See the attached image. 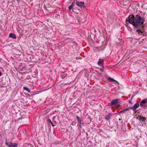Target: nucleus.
Listing matches in <instances>:
<instances>
[{
    "instance_id": "f257e3e1",
    "label": "nucleus",
    "mask_w": 147,
    "mask_h": 147,
    "mask_svg": "<svg viewBox=\"0 0 147 147\" xmlns=\"http://www.w3.org/2000/svg\"><path fill=\"white\" fill-rule=\"evenodd\" d=\"M135 22L134 24V27L136 29H138L136 31L140 34H142L144 32V26L143 24L145 22V18L143 16L140 14H137L135 16Z\"/></svg>"
},
{
    "instance_id": "f03ea898",
    "label": "nucleus",
    "mask_w": 147,
    "mask_h": 147,
    "mask_svg": "<svg viewBox=\"0 0 147 147\" xmlns=\"http://www.w3.org/2000/svg\"><path fill=\"white\" fill-rule=\"evenodd\" d=\"M128 18V20H126V22L128 21L129 24L132 25L134 26V24L135 22V16L133 15L130 14Z\"/></svg>"
},
{
    "instance_id": "7ed1b4c3",
    "label": "nucleus",
    "mask_w": 147,
    "mask_h": 147,
    "mask_svg": "<svg viewBox=\"0 0 147 147\" xmlns=\"http://www.w3.org/2000/svg\"><path fill=\"white\" fill-rule=\"evenodd\" d=\"M76 118L78 122V125L81 129L84 126V123L82 122L81 118L78 116H76Z\"/></svg>"
},
{
    "instance_id": "20e7f679",
    "label": "nucleus",
    "mask_w": 147,
    "mask_h": 147,
    "mask_svg": "<svg viewBox=\"0 0 147 147\" xmlns=\"http://www.w3.org/2000/svg\"><path fill=\"white\" fill-rule=\"evenodd\" d=\"M5 144L7 147H17L18 144L10 142L8 144L7 142H5Z\"/></svg>"
},
{
    "instance_id": "39448f33",
    "label": "nucleus",
    "mask_w": 147,
    "mask_h": 147,
    "mask_svg": "<svg viewBox=\"0 0 147 147\" xmlns=\"http://www.w3.org/2000/svg\"><path fill=\"white\" fill-rule=\"evenodd\" d=\"M147 102V99H145L141 101L140 103V106L142 108H145L147 106L146 103Z\"/></svg>"
},
{
    "instance_id": "423d86ee",
    "label": "nucleus",
    "mask_w": 147,
    "mask_h": 147,
    "mask_svg": "<svg viewBox=\"0 0 147 147\" xmlns=\"http://www.w3.org/2000/svg\"><path fill=\"white\" fill-rule=\"evenodd\" d=\"M140 104L139 103L137 102L134 105L131 107V109H132L134 111H135V113L136 112V109L139 106Z\"/></svg>"
},
{
    "instance_id": "0eeeda50",
    "label": "nucleus",
    "mask_w": 147,
    "mask_h": 147,
    "mask_svg": "<svg viewBox=\"0 0 147 147\" xmlns=\"http://www.w3.org/2000/svg\"><path fill=\"white\" fill-rule=\"evenodd\" d=\"M76 5L80 8H82L83 7H85L84 3V2L81 1H77L76 3Z\"/></svg>"
},
{
    "instance_id": "6e6552de",
    "label": "nucleus",
    "mask_w": 147,
    "mask_h": 147,
    "mask_svg": "<svg viewBox=\"0 0 147 147\" xmlns=\"http://www.w3.org/2000/svg\"><path fill=\"white\" fill-rule=\"evenodd\" d=\"M104 60L103 59H102V71L104 72H106V70L108 69L107 66H106L104 67L103 66Z\"/></svg>"
},
{
    "instance_id": "1a4fd4ad",
    "label": "nucleus",
    "mask_w": 147,
    "mask_h": 147,
    "mask_svg": "<svg viewBox=\"0 0 147 147\" xmlns=\"http://www.w3.org/2000/svg\"><path fill=\"white\" fill-rule=\"evenodd\" d=\"M86 121L88 124H90L91 121L92 119L91 118V117L88 115H86Z\"/></svg>"
},
{
    "instance_id": "9d476101",
    "label": "nucleus",
    "mask_w": 147,
    "mask_h": 147,
    "mask_svg": "<svg viewBox=\"0 0 147 147\" xmlns=\"http://www.w3.org/2000/svg\"><path fill=\"white\" fill-rule=\"evenodd\" d=\"M146 118L143 116H140L139 119V120L141 122L144 123L146 122Z\"/></svg>"
},
{
    "instance_id": "9b49d317",
    "label": "nucleus",
    "mask_w": 147,
    "mask_h": 147,
    "mask_svg": "<svg viewBox=\"0 0 147 147\" xmlns=\"http://www.w3.org/2000/svg\"><path fill=\"white\" fill-rule=\"evenodd\" d=\"M112 116V114L111 113H109L108 115H106L105 117L106 119L109 121L111 119V116Z\"/></svg>"
},
{
    "instance_id": "f8f14e48",
    "label": "nucleus",
    "mask_w": 147,
    "mask_h": 147,
    "mask_svg": "<svg viewBox=\"0 0 147 147\" xmlns=\"http://www.w3.org/2000/svg\"><path fill=\"white\" fill-rule=\"evenodd\" d=\"M119 99H114L111 102V105H114L117 104L118 102Z\"/></svg>"
},
{
    "instance_id": "ddd939ff",
    "label": "nucleus",
    "mask_w": 147,
    "mask_h": 147,
    "mask_svg": "<svg viewBox=\"0 0 147 147\" xmlns=\"http://www.w3.org/2000/svg\"><path fill=\"white\" fill-rule=\"evenodd\" d=\"M95 69V71H96V72H97V74H98V75L100 76L101 73L100 72V71H101V69L98 67H96V68Z\"/></svg>"
},
{
    "instance_id": "4468645a",
    "label": "nucleus",
    "mask_w": 147,
    "mask_h": 147,
    "mask_svg": "<svg viewBox=\"0 0 147 147\" xmlns=\"http://www.w3.org/2000/svg\"><path fill=\"white\" fill-rule=\"evenodd\" d=\"M9 36L10 38H11L13 39L16 38V35L14 33H11L9 34Z\"/></svg>"
},
{
    "instance_id": "2eb2a0df",
    "label": "nucleus",
    "mask_w": 147,
    "mask_h": 147,
    "mask_svg": "<svg viewBox=\"0 0 147 147\" xmlns=\"http://www.w3.org/2000/svg\"><path fill=\"white\" fill-rule=\"evenodd\" d=\"M47 121L48 122V123H49L50 124H51L53 127H54L55 125L54 124V123H53L52 122L51 120L50 119H48L47 120Z\"/></svg>"
},
{
    "instance_id": "dca6fc26",
    "label": "nucleus",
    "mask_w": 147,
    "mask_h": 147,
    "mask_svg": "<svg viewBox=\"0 0 147 147\" xmlns=\"http://www.w3.org/2000/svg\"><path fill=\"white\" fill-rule=\"evenodd\" d=\"M23 89L26 90L28 92H30V90L27 87H23Z\"/></svg>"
},
{
    "instance_id": "f3484780",
    "label": "nucleus",
    "mask_w": 147,
    "mask_h": 147,
    "mask_svg": "<svg viewBox=\"0 0 147 147\" xmlns=\"http://www.w3.org/2000/svg\"><path fill=\"white\" fill-rule=\"evenodd\" d=\"M107 79L110 82H111V81H116V82H117V81L115 80H114L113 78H110V77H108V78H107Z\"/></svg>"
},
{
    "instance_id": "a211bd4d",
    "label": "nucleus",
    "mask_w": 147,
    "mask_h": 147,
    "mask_svg": "<svg viewBox=\"0 0 147 147\" xmlns=\"http://www.w3.org/2000/svg\"><path fill=\"white\" fill-rule=\"evenodd\" d=\"M130 109H131V107H128V108L123 109V111H129Z\"/></svg>"
},
{
    "instance_id": "6ab92c4d",
    "label": "nucleus",
    "mask_w": 147,
    "mask_h": 147,
    "mask_svg": "<svg viewBox=\"0 0 147 147\" xmlns=\"http://www.w3.org/2000/svg\"><path fill=\"white\" fill-rule=\"evenodd\" d=\"M73 7L74 6H72V5H70L69 6V7H68V10L69 11L71 10V9H72Z\"/></svg>"
},
{
    "instance_id": "aec40b11",
    "label": "nucleus",
    "mask_w": 147,
    "mask_h": 147,
    "mask_svg": "<svg viewBox=\"0 0 147 147\" xmlns=\"http://www.w3.org/2000/svg\"><path fill=\"white\" fill-rule=\"evenodd\" d=\"M98 63L99 65H101V59H99V61H98Z\"/></svg>"
},
{
    "instance_id": "412c9836",
    "label": "nucleus",
    "mask_w": 147,
    "mask_h": 147,
    "mask_svg": "<svg viewBox=\"0 0 147 147\" xmlns=\"http://www.w3.org/2000/svg\"><path fill=\"white\" fill-rule=\"evenodd\" d=\"M71 1H72V2L75 3L76 0H70L69 2H70Z\"/></svg>"
},
{
    "instance_id": "4be33fe9",
    "label": "nucleus",
    "mask_w": 147,
    "mask_h": 147,
    "mask_svg": "<svg viewBox=\"0 0 147 147\" xmlns=\"http://www.w3.org/2000/svg\"><path fill=\"white\" fill-rule=\"evenodd\" d=\"M124 111H123V109L119 113H122L123 112H124Z\"/></svg>"
},
{
    "instance_id": "5701e85b",
    "label": "nucleus",
    "mask_w": 147,
    "mask_h": 147,
    "mask_svg": "<svg viewBox=\"0 0 147 147\" xmlns=\"http://www.w3.org/2000/svg\"><path fill=\"white\" fill-rule=\"evenodd\" d=\"M75 4V3L72 2V3H71V5H72V6H74V4Z\"/></svg>"
},
{
    "instance_id": "b1692460",
    "label": "nucleus",
    "mask_w": 147,
    "mask_h": 147,
    "mask_svg": "<svg viewBox=\"0 0 147 147\" xmlns=\"http://www.w3.org/2000/svg\"><path fill=\"white\" fill-rule=\"evenodd\" d=\"M1 76V73L0 72V76Z\"/></svg>"
},
{
    "instance_id": "393cba45",
    "label": "nucleus",
    "mask_w": 147,
    "mask_h": 147,
    "mask_svg": "<svg viewBox=\"0 0 147 147\" xmlns=\"http://www.w3.org/2000/svg\"><path fill=\"white\" fill-rule=\"evenodd\" d=\"M55 117H53V119H54L55 118Z\"/></svg>"
},
{
    "instance_id": "a878e982",
    "label": "nucleus",
    "mask_w": 147,
    "mask_h": 147,
    "mask_svg": "<svg viewBox=\"0 0 147 147\" xmlns=\"http://www.w3.org/2000/svg\"><path fill=\"white\" fill-rule=\"evenodd\" d=\"M125 26L126 27H128V24H126L125 25Z\"/></svg>"
},
{
    "instance_id": "bb28decb",
    "label": "nucleus",
    "mask_w": 147,
    "mask_h": 147,
    "mask_svg": "<svg viewBox=\"0 0 147 147\" xmlns=\"http://www.w3.org/2000/svg\"><path fill=\"white\" fill-rule=\"evenodd\" d=\"M20 1V0H17V1L18 2V1Z\"/></svg>"
},
{
    "instance_id": "cd10ccee",
    "label": "nucleus",
    "mask_w": 147,
    "mask_h": 147,
    "mask_svg": "<svg viewBox=\"0 0 147 147\" xmlns=\"http://www.w3.org/2000/svg\"><path fill=\"white\" fill-rule=\"evenodd\" d=\"M146 72H147V69H146Z\"/></svg>"
},
{
    "instance_id": "c85d7f7f",
    "label": "nucleus",
    "mask_w": 147,
    "mask_h": 147,
    "mask_svg": "<svg viewBox=\"0 0 147 147\" xmlns=\"http://www.w3.org/2000/svg\"><path fill=\"white\" fill-rule=\"evenodd\" d=\"M54 123H56L55 121H54Z\"/></svg>"
},
{
    "instance_id": "c756f323",
    "label": "nucleus",
    "mask_w": 147,
    "mask_h": 147,
    "mask_svg": "<svg viewBox=\"0 0 147 147\" xmlns=\"http://www.w3.org/2000/svg\"><path fill=\"white\" fill-rule=\"evenodd\" d=\"M121 120V119H119V120Z\"/></svg>"
}]
</instances>
